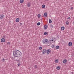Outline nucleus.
Masks as SVG:
<instances>
[{
  "instance_id": "1",
  "label": "nucleus",
  "mask_w": 74,
  "mask_h": 74,
  "mask_svg": "<svg viewBox=\"0 0 74 74\" xmlns=\"http://www.w3.org/2000/svg\"><path fill=\"white\" fill-rule=\"evenodd\" d=\"M13 56H15V61L19 62V57L21 55L22 53L16 49L14 50L13 52Z\"/></svg>"
},
{
  "instance_id": "2",
  "label": "nucleus",
  "mask_w": 74,
  "mask_h": 74,
  "mask_svg": "<svg viewBox=\"0 0 74 74\" xmlns=\"http://www.w3.org/2000/svg\"><path fill=\"white\" fill-rule=\"evenodd\" d=\"M48 40L47 39H43L42 40V43L43 44H47V43H48Z\"/></svg>"
},
{
  "instance_id": "3",
  "label": "nucleus",
  "mask_w": 74,
  "mask_h": 74,
  "mask_svg": "<svg viewBox=\"0 0 74 74\" xmlns=\"http://www.w3.org/2000/svg\"><path fill=\"white\" fill-rule=\"evenodd\" d=\"M47 55H49V53H50V52H51V50L49 49L47 50Z\"/></svg>"
},
{
  "instance_id": "4",
  "label": "nucleus",
  "mask_w": 74,
  "mask_h": 74,
  "mask_svg": "<svg viewBox=\"0 0 74 74\" xmlns=\"http://www.w3.org/2000/svg\"><path fill=\"white\" fill-rule=\"evenodd\" d=\"M4 18V15L2 14L0 15V18L1 19H3Z\"/></svg>"
},
{
  "instance_id": "5",
  "label": "nucleus",
  "mask_w": 74,
  "mask_h": 74,
  "mask_svg": "<svg viewBox=\"0 0 74 74\" xmlns=\"http://www.w3.org/2000/svg\"><path fill=\"white\" fill-rule=\"evenodd\" d=\"M46 52H47V50L44 49L42 52V54H44V53H45Z\"/></svg>"
},
{
  "instance_id": "6",
  "label": "nucleus",
  "mask_w": 74,
  "mask_h": 74,
  "mask_svg": "<svg viewBox=\"0 0 74 74\" xmlns=\"http://www.w3.org/2000/svg\"><path fill=\"white\" fill-rule=\"evenodd\" d=\"M67 60L65 59V60H64L62 61L63 63H67Z\"/></svg>"
},
{
  "instance_id": "7",
  "label": "nucleus",
  "mask_w": 74,
  "mask_h": 74,
  "mask_svg": "<svg viewBox=\"0 0 74 74\" xmlns=\"http://www.w3.org/2000/svg\"><path fill=\"white\" fill-rule=\"evenodd\" d=\"M1 40L2 42H5V39L4 38H2Z\"/></svg>"
},
{
  "instance_id": "8",
  "label": "nucleus",
  "mask_w": 74,
  "mask_h": 74,
  "mask_svg": "<svg viewBox=\"0 0 74 74\" xmlns=\"http://www.w3.org/2000/svg\"><path fill=\"white\" fill-rule=\"evenodd\" d=\"M68 45L69 47H71V46L72 45V42H69V43Z\"/></svg>"
},
{
  "instance_id": "9",
  "label": "nucleus",
  "mask_w": 74,
  "mask_h": 74,
  "mask_svg": "<svg viewBox=\"0 0 74 74\" xmlns=\"http://www.w3.org/2000/svg\"><path fill=\"white\" fill-rule=\"evenodd\" d=\"M16 22H19V18H17L16 19Z\"/></svg>"
},
{
  "instance_id": "10",
  "label": "nucleus",
  "mask_w": 74,
  "mask_h": 74,
  "mask_svg": "<svg viewBox=\"0 0 74 74\" xmlns=\"http://www.w3.org/2000/svg\"><path fill=\"white\" fill-rule=\"evenodd\" d=\"M28 7H29L30 6V2H28L27 4Z\"/></svg>"
},
{
  "instance_id": "11",
  "label": "nucleus",
  "mask_w": 74,
  "mask_h": 74,
  "mask_svg": "<svg viewBox=\"0 0 74 74\" xmlns=\"http://www.w3.org/2000/svg\"><path fill=\"white\" fill-rule=\"evenodd\" d=\"M24 1V0H20V3H23Z\"/></svg>"
},
{
  "instance_id": "12",
  "label": "nucleus",
  "mask_w": 74,
  "mask_h": 74,
  "mask_svg": "<svg viewBox=\"0 0 74 74\" xmlns=\"http://www.w3.org/2000/svg\"><path fill=\"white\" fill-rule=\"evenodd\" d=\"M61 29L62 30H64V27H61Z\"/></svg>"
},
{
  "instance_id": "13",
  "label": "nucleus",
  "mask_w": 74,
  "mask_h": 74,
  "mask_svg": "<svg viewBox=\"0 0 74 74\" xmlns=\"http://www.w3.org/2000/svg\"><path fill=\"white\" fill-rule=\"evenodd\" d=\"M44 35H48V32H45L44 33Z\"/></svg>"
},
{
  "instance_id": "14",
  "label": "nucleus",
  "mask_w": 74,
  "mask_h": 74,
  "mask_svg": "<svg viewBox=\"0 0 74 74\" xmlns=\"http://www.w3.org/2000/svg\"><path fill=\"white\" fill-rule=\"evenodd\" d=\"M44 28L45 29H47L48 28V27L46 25H45L44 26Z\"/></svg>"
},
{
  "instance_id": "15",
  "label": "nucleus",
  "mask_w": 74,
  "mask_h": 74,
  "mask_svg": "<svg viewBox=\"0 0 74 74\" xmlns=\"http://www.w3.org/2000/svg\"><path fill=\"white\" fill-rule=\"evenodd\" d=\"M56 69L57 70H60V67L59 66H57Z\"/></svg>"
},
{
  "instance_id": "16",
  "label": "nucleus",
  "mask_w": 74,
  "mask_h": 74,
  "mask_svg": "<svg viewBox=\"0 0 74 74\" xmlns=\"http://www.w3.org/2000/svg\"><path fill=\"white\" fill-rule=\"evenodd\" d=\"M56 49H59V46H57L56 47Z\"/></svg>"
},
{
  "instance_id": "17",
  "label": "nucleus",
  "mask_w": 74,
  "mask_h": 74,
  "mask_svg": "<svg viewBox=\"0 0 74 74\" xmlns=\"http://www.w3.org/2000/svg\"><path fill=\"white\" fill-rule=\"evenodd\" d=\"M42 8H45V5H42Z\"/></svg>"
},
{
  "instance_id": "18",
  "label": "nucleus",
  "mask_w": 74,
  "mask_h": 74,
  "mask_svg": "<svg viewBox=\"0 0 74 74\" xmlns=\"http://www.w3.org/2000/svg\"><path fill=\"white\" fill-rule=\"evenodd\" d=\"M49 23H52V21L51 19H49Z\"/></svg>"
},
{
  "instance_id": "19",
  "label": "nucleus",
  "mask_w": 74,
  "mask_h": 74,
  "mask_svg": "<svg viewBox=\"0 0 74 74\" xmlns=\"http://www.w3.org/2000/svg\"><path fill=\"white\" fill-rule=\"evenodd\" d=\"M42 47H39V50H41V49H42Z\"/></svg>"
},
{
  "instance_id": "20",
  "label": "nucleus",
  "mask_w": 74,
  "mask_h": 74,
  "mask_svg": "<svg viewBox=\"0 0 74 74\" xmlns=\"http://www.w3.org/2000/svg\"><path fill=\"white\" fill-rule=\"evenodd\" d=\"M58 59H56L55 60V62L56 63H58Z\"/></svg>"
},
{
  "instance_id": "21",
  "label": "nucleus",
  "mask_w": 74,
  "mask_h": 74,
  "mask_svg": "<svg viewBox=\"0 0 74 74\" xmlns=\"http://www.w3.org/2000/svg\"><path fill=\"white\" fill-rule=\"evenodd\" d=\"M66 25H68L69 24V22L68 21H67L66 22Z\"/></svg>"
},
{
  "instance_id": "22",
  "label": "nucleus",
  "mask_w": 74,
  "mask_h": 74,
  "mask_svg": "<svg viewBox=\"0 0 74 74\" xmlns=\"http://www.w3.org/2000/svg\"><path fill=\"white\" fill-rule=\"evenodd\" d=\"M50 27H53V25L51 24L50 25Z\"/></svg>"
},
{
  "instance_id": "23",
  "label": "nucleus",
  "mask_w": 74,
  "mask_h": 74,
  "mask_svg": "<svg viewBox=\"0 0 74 74\" xmlns=\"http://www.w3.org/2000/svg\"><path fill=\"white\" fill-rule=\"evenodd\" d=\"M37 26H39V25H40V22L38 23H37Z\"/></svg>"
},
{
  "instance_id": "24",
  "label": "nucleus",
  "mask_w": 74,
  "mask_h": 74,
  "mask_svg": "<svg viewBox=\"0 0 74 74\" xmlns=\"http://www.w3.org/2000/svg\"><path fill=\"white\" fill-rule=\"evenodd\" d=\"M38 18H40V16H41V14H38Z\"/></svg>"
},
{
  "instance_id": "25",
  "label": "nucleus",
  "mask_w": 74,
  "mask_h": 74,
  "mask_svg": "<svg viewBox=\"0 0 74 74\" xmlns=\"http://www.w3.org/2000/svg\"><path fill=\"white\" fill-rule=\"evenodd\" d=\"M44 15H45L46 16H47V12L45 13L44 14Z\"/></svg>"
},
{
  "instance_id": "26",
  "label": "nucleus",
  "mask_w": 74,
  "mask_h": 74,
  "mask_svg": "<svg viewBox=\"0 0 74 74\" xmlns=\"http://www.w3.org/2000/svg\"><path fill=\"white\" fill-rule=\"evenodd\" d=\"M51 41H53V42H55V41H56L55 39H53V40H51Z\"/></svg>"
},
{
  "instance_id": "27",
  "label": "nucleus",
  "mask_w": 74,
  "mask_h": 74,
  "mask_svg": "<svg viewBox=\"0 0 74 74\" xmlns=\"http://www.w3.org/2000/svg\"><path fill=\"white\" fill-rule=\"evenodd\" d=\"M2 62H4L5 60L4 58L2 60Z\"/></svg>"
},
{
  "instance_id": "28",
  "label": "nucleus",
  "mask_w": 74,
  "mask_h": 74,
  "mask_svg": "<svg viewBox=\"0 0 74 74\" xmlns=\"http://www.w3.org/2000/svg\"><path fill=\"white\" fill-rule=\"evenodd\" d=\"M37 65H35L34 66V67L35 68V69H37Z\"/></svg>"
},
{
  "instance_id": "29",
  "label": "nucleus",
  "mask_w": 74,
  "mask_h": 74,
  "mask_svg": "<svg viewBox=\"0 0 74 74\" xmlns=\"http://www.w3.org/2000/svg\"><path fill=\"white\" fill-rule=\"evenodd\" d=\"M19 24H20V26H22V23H21V22H19Z\"/></svg>"
},
{
  "instance_id": "30",
  "label": "nucleus",
  "mask_w": 74,
  "mask_h": 74,
  "mask_svg": "<svg viewBox=\"0 0 74 74\" xmlns=\"http://www.w3.org/2000/svg\"><path fill=\"white\" fill-rule=\"evenodd\" d=\"M7 44H8L9 45H10L11 43H10V42H8Z\"/></svg>"
},
{
  "instance_id": "31",
  "label": "nucleus",
  "mask_w": 74,
  "mask_h": 74,
  "mask_svg": "<svg viewBox=\"0 0 74 74\" xmlns=\"http://www.w3.org/2000/svg\"><path fill=\"white\" fill-rule=\"evenodd\" d=\"M51 47L52 48H54V47H55V45H53L51 46Z\"/></svg>"
},
{
  "instance_id": "32",
  "label": "nucleus",
  "mask_w": 74,
  "mask_h": 74,
  "mask_svg": "<svg viewBox=\"0 0 74 74\" xmlns=\"http://www.w3.org/2000/svg\"><path fill=\"white\" fill-rule=\"evenodd\" d=\"M67 19H70V17H69L67 18Z\"/></svg>"
},
{
  "instance_id": "33",
  "label": "nucleus",
  "mask_w": 74,
  "mask_h": 74,
  "mask_svg": "<svg viewBox=\"0 0 74 74\" xmlns=\"http://www.w3.org/2000/svg\"><path fill=\"white\" fill-rule=\"evenodd\" d=\"M44 18H47V16L44 15Z\"/></svg>"
},
{
  "instance_id": "34",
  "label": "nucleus",
  "mask_w": 74,
  "mask_h": 74,
  "mask_svg": "<svg viewBox=\"0 0 74 74\" xmlns=\"http://www.w3.org/2000/svg\"><path fill=\"white\" fill-rule=\"evenodd\" d=\"M20 64H18V66H20Z\"/></svg>"
},
{
  "instance_id": "35",
  "label": "nucleus",
  "mask_w": 74,
  "mask_h": 74,
  "mask_svg": "<svg viewBox=\"0 0 74 74\" xmlns=\"http://www.w3.org/2000/svg\"><path fill=\"white\" fill-rule=\"evenodd\" d=\"M71 10H73V7L71 8Z\"/></svg>"
},
{
  "instance_id": "36",
  "label": "nucleus",
  "mask_w": 74,
  "mask_h": 74,
  "mask_svg": "<svg viewBox=\"0 0 74 74\" xmlns=\"http://www.w3.org/2000/svg\"><path fill=\"white\" fill-rule=\"evenodd\" d=\"M3 38H5V36H3Z\"/></svg>"
},
{
  "instance_id": "37",
  "label": "nucleus",
  "mask_w": 74,
  "mask_h": 74,
  "mask_svg": "<svg viewBox=\"0 0 74 74\" xmlns=\"http://www.w3.org/2000/svg\"><path fill=\"white\" fill-rule=\"evenodd\" d=\"M73 74V73H71V74Z\"/></svg>"
},
{
  "instance_id": "38",
  "label": "nucleus",
  "mask_w": 74,
  "mask_h": 74,
  "mask_svg": "<svg viewBox=\"0 0 74 74\" xmlns=\"http://www.w3.org/2000/svg\"><path fill=\"white\" fill-rule=\"evenodd\" d=\"M73 24H74V22L73 23Z\"/></svg>"
}]
</instances>
